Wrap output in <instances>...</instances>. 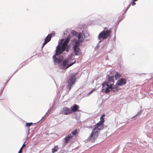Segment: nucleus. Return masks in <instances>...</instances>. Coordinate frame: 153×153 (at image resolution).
Instances as JSON below:
<instances>
[{
	"mask_svg": "<svg viewBox=\"0 0 153 153\" xmlns=\"http://www.w3.org/2000/svg\"><path fill=\"white\" fill-rule=\"evenodd\" d=\"M105 116V114H102L100 118V121L96 124L92 129L91 135L88 138V140L91 142H95V140L98 137L100 131L104 128V125L103 123L105 121L104 117Z\"/></svg>",
	"mask_w": 153,
	"mask_h": 153,
	"instance_id": "obj_1",
	"label": "nucleus"
},
{
	"mask_svg": "<svg viewBox=\"0 0 153 153\" xmlns=\"http://www.w3.org/2000/svg\"><path fill=\"white\" fill-rule=\"evenodd\" d=\"M70 37L68 36L66 39L63 42L64 39L61 40L60 43L58 45L56 50L55 55L57 56L62 53L65 51L67 46Z\"/></svg>",
	"mask_w": 153,
	"mask_h": 153,
	"instance_id": "obj_2",
	"label": "nucleus"
},
{
	"mask_svg": "<svg viewBox=\"0 0 153 153\" xmlns=\"http://www.w3.org/2000/svg\"><path fill=\"white\" fill-rule=\"evenodd\" d=\"M109 87V86L108 87L106 84H105V85L103 86V89H102V90L104 91L105 93H108L111 91L114 92L117 91L118 90H120V89L119 86L116 84L113 86V85H112L111 87L110 88Z\"/></svg>",
	"mask_w": 153,
	"mask_h": 153,
	"instance_id": "obj_3",
	"label": "nucleus"
},
{
	"mask_svg": "<svg viewBox=\"0 0 153 153\" xmlns=\"http://www.w3.org/2000/svg\"><path fill=\"white\" fill-rule=\"evenodd\" d=\"M76 74L72 73L70 75V76L68 79L67 82V85L66 88L69 91L71 88V87L75 82Z\"/></svg>",
	"mask_w": 153,
	"mask_h": 153,
	"instance_id": "obj_4",
	"label": "nucleus"
},
{
	"mask_svg": "<svg viewBox=\"0 0 153 153\" xmlns=\"http://www.w3.org/2000/svg\"><path fill=\"white\" fill-rule=\"evenodd\" d=\"M111 33V29L106 30H103L99 34L98 39L100 40L102 39H106L110 36Z\"/></svg>",
	"mask_w": 153,
	"mask_h": 153,
	"instance_id": "obj_5",
	"label": "nucleus"
},
{
	"mask_svg": "<svg viewBox=\"0 0 153 153\" xmlns=\"http://www.w3.org/2000/svg\"><path fill=\"white\" fill-rule=\"evenodd\" d=\"M108 81L106 82H103L102 83V89H103V86L105 84H106L108 87L109 86V88H110L111 87V85H113L114 83V79L113 76H108Z\"/></svg>",
	"mask_w": 153,
	"mask_h": 153,
	"instance_id": "obj_6",
	"label": "nucleus"
},
{
	"mask_svg": "<svg viewBox=\"0 0 153 153\" xmlns=\"http://www.w3.org/2000/svg\"><path fill=\"white\" fill-rule=\"evenodd\" d=\"M72 113V110L68 108H63L60 111V114L65 115H68Z\"/></svg>",
	"mask_w": 153,
	"mask_h": 153,
	"instance_id": "obj_7",
	"label": "nucleus"
},
{
	"mask_svg": "<svg viewBox=\"0 0 153 153\" xmlns=\"http://www.w3.org/2000/svg\"><path fill=\"white\" fill-rule=\"evenodd\" d=\"M55 34V33L53 32L48 35L45 39V41L43 44V47L51 40L52 37L54 36Z\"/></svg>",
	"mask_w": 153,
	"mask_h": 153,
	"instance_id": "obj_8",
	"label": "nucleus"
},
{
	"mask_svg": "<svg viewBox=\"0 0 153 153\" xmlns=\"http://www.w3.org/2000/svg\"><path fill=\"white\" fill-rule=\"evenodd\" d=\"M73 137V136L71 134H69L67 135L65 138H64V143H69Z\"/></svg>",
	"mask_w": 153,
	"mask_h": 153,
	"instance_id": "obj_9",
	"label": "nucleus"
},
{
	"mask_svg": "<svg viewBox=\"0 0 153 153\" xmlns=\"http://www.w3.org/2000/svg\"><path fill=\"white\" fill-rule=\"evenodd\" d=\"M56 56H57L55 54L53 56L54 62L55 63H56L59 64V63L62 62V61L63 59V56H62L61 57H59V59H58L56 57Z\"/></svg>",
	"mask_w": 153,
	"mask_h": 153,
	"instance_id": "obj_10",
	"label": "nucleus"
},
{
	"mask_svg": "<svg viewBox=\"0 0 153 153\" xmlns=\"http://www.w3.org/2000/svg\"><path fill=\"white\" fill-rule=\"evenodd\" d=\"M126 83V79L124 78H121L117 82L116 84L119 86H121L125 85Z\"/></svg>",
	"mask_w": 153,
	"mask_h": 153,
	"instance_id": "obj_11",
	"label": "nucleus"
},
{
	"mask_svg": "<svg viewBox=\"0 0 153 153\" xmlns=\"http://www.w3.org/2000/svg\"><path fill=\"white\" fill-rule=\"evenodd\" d=\"M79 108V106L78 105L75 104L71 108V110H72V112H76V111H79L78 110Z\"/></svg>",
	"mask_w": 153,
	"mask_h": 153,
	"instance_id": "obj_12",
	"label": "nucleus"
},
{
	"mask_svg": "<svg viewBox=\"0 0 153 153\" xmlns=\"http://www.w3.org/2000/svg\"><path fill=\"white\" fill-rule=\"evenodd\" d=\"M78 38V41L79 42H83L84 41V39L83 37L82 34L81 33H79L77 36Z\"/></svg>",
	"mask_w": 153,
	"mask_h": 153,
	"instance_id": "obj_13",
	"label": "nucleus"
},
{
	"mask_svg": "<svg viewBox=\"0 0 153 153\" xmlns=\"http://www.w3.org/2000/svg\"><path fill=\"white\" fill-rule=\"evenodd\" d=\"M73 49L76 55H79L81 54V52L80 48H79Z\"/></svg>",
	"mask_w": 153,
	"mask_h": 153,
	"instance_id": "obj_14",
	"label": "nucleus"
},
{
	"mask_svg": "<svg viewBox=\"0 0 153 153\" xmlns=\"http://www.w3.org/2000/svg\"><path fill=\"white\" fill-rule=\"evenodd\" d=\"M58 149H59V148H58V146H57V145L55 146H54V148H52V153H54L55 152H56L57 151Z\"/></svg>",
	"mask_w": 153,
	"mask_h": 153,
	"instance_id": "obj_15",
	"label": "nucleus"
},
{
	"mask_svg": "<svg viewBox=\"0 0 153 153\" xmlns=\"http://www.w3.org/2000/svg\"><path fill=\"white\" fill-rule=\"evenodd\" d=\"M79 45V42L78 41L75 42V44L73 46V48H79L78 46Z\"/></svg>",
	"mask_w": 153,
	"mask_h": 153,
	"instance_id": "obj_16",
	"label": "nucleus"
},
{
	"mask_svg": "<svg viewBox=\"0 0 153 153\" xmlns=\"http://www.w3.org/2000/svg\"><path fill=\"white\" fill-rule=\"evenodd\" d=\"M68 62V59H65V60L63 61V63H62V65L63 66V69H64L66 65L67 64V63Z\"/></svg>",
	"mask_w": 153,
	"mask_h": 153,
	"instance_id": "obj_17",
	"label": "nucleus"
},
{
	"mask_svg": "<svg viewBox=\"0 0 153 153\" xmlns=\"http://www.w3.org/2000/svg\"><path fill=\"white\" fill-rule=\"evenodd\" d=\"M78 131L77 129L74 130L73 131L71 132V134H72V135L76 136L78 134Z\"/></svg>",
	"mask_w": 153,
	"mask_h": 153,
	"instance_id": "obj_18",
	"label": "nucleus"
},
{
	"mask_svg": "<svg viewBox=\"0 0 153 153\" xmlns=\"http://www.w3.org/2000/svg\"><path fill=\"white\" fill-rule=\"evenodd\" d=\"M71 33L73 35H74V36H77L78 34H79V33H77L76 32V31L74 30H72L71 32Z\"/></svg>",
	"mask_w": 153,
	"mask_h": 153,
	"instance_id": "obj_19",
	"label": "nucleus"
},
{
	"mask_svg": "<svg viewBox=\"0 0 153 153\" xmlns=\"http://www.w3.org/2000/svg\"><path fill=\"white\" fill-rule=\"evenodd\" d=\"M121 76V75L117 73L115 74L114 77L116 80L118 79Z\"/></svg>",
	"mask_w": 153,
	"mask_h": 153,
	"instance_id": "obj_20",
	"label": "nucleus"
},
{
	"mask_svg": "<svg viewBox=\"0 0 153 153\" xmlns=\"http://www.w3.org/2000/svg\"><path fill=\"white\" fill-rule=\"evenodd\" d=\"M26 145H25L24 143L22 145V147L20 148L19 151V153H22L23 148L26 146Z\"/></svg>",
	"mask_w": 153,
	"mask_h": 153,
	"instance_id": "obj_21",
	"label": "nucleus"
},
{
	"mask_svg": "<svg viewBox=\"0 0 153 153\" xmlns=\"http://www.w3.org/2000/svg\"><path fill=\"white\" fill-rule=\"evenodd\" d=\"M76 62V61H75L74 62L71 63L69 65H68L66 67H65V69H66L67 68H68V67H69L70 66H72L73 65L75 64Z\"/></svg>",
	"mask_w": 153,
	"mask_h": 153,
	"instance_id": "obj_22",
	"label": "nucleus"
},
{
	"mask_svg": "<svg viewBox=\"0 0 153 153\" xmlns=\"http://www.w3.org/2000/svg\"><path fill=\"white\" fill-rule=\"evenodd\" d=\"M33 123H26L25 126H26L29 127L32 125Z\"/></svg>",
	"mask_w": 153,
	"mask_h": 153,
	"instance_id": "obj_23",
	"label": "nucleus"
},
{
	"mask_svg": "<svg viewBox=\"0 0 153 153\" xmlns=\"http://www.w3.org/2000/svg\"><path fill=\"white\" fill-rule=\"evenodd\" d=\"M94 89H93L89 93H88V95H89L90 94H91L94 91Z\"/></svg>",
	"mask_w": 153,
	"mask_h": 153,
	"instance_id": "obj_24",
	"label": "nucleus"
},
{
	"mask_svg": "<svg viewBox=\"0 0 153 153\" xmlns=\"http://www.w3.org/2000/svg\"><path fill=\"white\" fill-rule=\"evenodd\" d=\"M136 4V3L135 2V1H133L132 2V5L133 6L135 4Z\"/></svg>",
	"mask_w": 153,
	"mask_h": 153,
	"instance_id": "obj_25",
	"label": "nucleus"
},
{
	"mask_svg": "<svg viewBox=\"0 0 153 153\" xmlns=\"http://www.w3.org/2000/svg\"><path fill=\"white\" fill-rule=\"evenodd\" d=\"M87 127L88 128H92V127L91 126H89V127Z\"/></svg>",
	"mask_w": 153,
	"mask_h": 153,
	"instance_id": "obj_26",
	"label": "nucleus"
},
{
	"mask_svg": "<svg viewBox=\"0 0 153 153\" xmlns=\"http://www.w3.org/2000/svg\"><path fill=\"white\" fill-rule=\"evenodd\" d=\"M108 28L106 27H105V28H104V29L105 30V29H107Z\"/></svg>",
	"mask_w": 153,
	"mask_h": 153,
	"instance_id": "obj_27",
	"label": "nucleus"
},
{
	"mask_svg": "<svg viewBox=\"0 0 153 153\" xmlns=\"http://www.w3.org/2000/svg\"><path fill=\"white\" fill-rule=\"evenodd\" d=\"M138 0H134V1H137Z\"/></svg>",
	"mask_w": 153,
	"mask_h": 153,
	"instance_id": "obj_28",
	"label": "nucleus"
},
{
	"mask_svg": "<svg viewBox=\"0 0 153 153\" xmlns=\"http://www.w3.org/2000/svg\"><path fill=\"white\" fill-rule=\"evenodd\" d=\"M1 94L0 93V96H1Z\"/></svg>",
	"mask_w": 153,
	"mask_h": 153,
	"instance_id": "obj_29",
	"label": "nucleus"
},
{
	"mask_svg": "<svg viewBox=\"0 0 153 153\" xmlns=\"http://www.w3.org/2000/svg\"><path fill=\"white\" fill-rule=\"evenodd\" d=\"M18 153H19L18 152Z\"/></svg>",
	"mask_w": 153,
	"mask_h": 153,
	"instance_id": "obj_30",
	"label": "nucleus"
}]
</instances>
